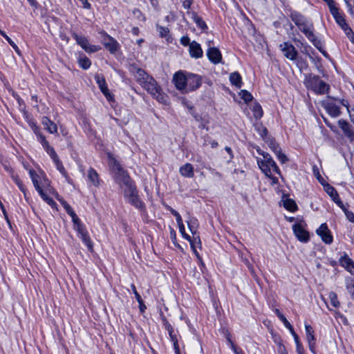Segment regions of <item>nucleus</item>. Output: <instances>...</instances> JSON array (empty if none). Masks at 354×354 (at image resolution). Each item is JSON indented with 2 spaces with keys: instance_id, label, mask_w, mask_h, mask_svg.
Instances as JSON below:
<instances>
[{
  "instance_id": "f257e3e1",
  "label": "nucleus",
  "mask_w": 354,
  "mask_h": 354,
  "mask_svg": "<svg viewBox=\"0 0 354 354\" xmlns=\"http://www.w3.org/2000/svg\"><path fill=\"white\" fill-rule=\"evenodd\" d=\"M107 156L109 165L115 173V181L124 189V196L126 200L140 211H144L145 209V203L140 198L138 191L127 171L122 168L111 153H108Z\"/></svg>"
},
{
  "instance_id": "f03ea898",
  "label": "nucleus",
  "mask_w": 354,
  "mask_h": 354,
  "mask_svg": "<svg viewBox=\"0 0 354 354\" xmlns=\"http://www.w3.org/2000/svg\"><path fill=\"white\" fill-rule=\"evenodd\" d=\"M257 151L263 156V158H257L258 166L267 177H271L272 171L279 175L281 174L279 168L268 153L262 151L259 147L257 148Z\"/></svg>"
},
{
  "instance_id": "7ed1b4c3",
  "label": "nucleus",
  "mask_w": 354,
  "mask_h": 354,
  "mask_svg": "<svg viewBox=\"0 0 354 354\" xmlns=\"http://www.w3.org/2000/svg\"><path fill=\"white\" fill-rule=\"evenodd\" d=\"M140 86L159 102L167 103V96L163 93L161 87L152 76L145 80Z\"/></svg>"
},
{
  "instance_id": "20e7f679",
  "label": "nucleus",
  "mask_w": 354,
  "mask_h": 354,
  "mask_svg": "<svg viewBox=\"0 0 354 354\" xmlns=\"http://www.w3.org/2000/svg\"><path fill=\"white\" fill-rule=\"evenodd\" d=\"M298 28L324 56L326 57L328 56L326 51L323 48L322 42L318 39L314 34V26L312 22L307 20Z\"/></svg>"
},
{
  "instance_id": "39448f33",
  "label": "nucleus",
  "mask_w": 354,
  "mask_h": 354,
  "mask_svg": "<svg viewBox=\"0 0 354 354\" xmlns=\"http://www.w3.org/2000/svg\"><path fill=\"white\" fill-rule=\"evenodd\" d=\"M73 228L77 232V236L81 239L82 241L86 245L88 251L93 250V243L86 226L82 223L80 218L73 221Z\"/></svg>"
},
{
  "instance_id": "423d86ee",
  "label": "nucleus",
  "mask_w": 354,
  "mask_h": 354,
  "mask_svg": "<svg viewBox=\"0 0 354 354\" xmlns=\"http://www.w3.org/2000/svg\"><path fill=\"white\" fill-rule=\"evenodd\" d=\"M330 12L335 19V22L344 30L348 39L354 44V32L346 23L344 16L339 13L337 6L330 10Z\"/></svg>"
},
{
  "instance_id": "0eeeda50",
  "label": "nucleus",
  "mask_w": 354,
  "mask_h": 354,
  "mask_svg": "<svg viewBox=\"0 0 354 354\" xmlns=\"http://www.w3.org/2000/svg\"><path fill=\"white\" fill-rule=\"evenodd\" d=\"M308 86L318 94H324L329 90V85L320 79L318 75H310L307 80Z\"/></svg>"
},
{
  "instance_id": "6e6552de",
  "label": "nucleus",
  "mask_w": 354,
  "mask_h": 354,
  "mask_svg": "<svg viewBox=\"0 0 354 354\" xmlns=\"http://www.w3.org/2000/svg\"><path fill=\"white\" fill-rule=\"evenodd\" d=\"M187 71H179L175 73L173 76V82L176 88L183 93H185L187 88Z\"/></svg>"
},
{
  "instance_id": "1a4fd4ad",
  "label": "nucleus",
  "mask_w": 354,
  "mask_h": 354,
  "mask_svg": "<svg viewBox=\"0 0 354 354\" xmlns=\"http://www.w3.org/2000/svg\"><path fill=\"white\" fill-rule=\"evenodd\" d=\"M72 37L75 39L77 44L87 53H95L100 49L97 46L90 44L87 38L84 36H80L73 32Z\"/></svg>"
},
{
  "instance_id": "9d476101",
  "label": "nucleus",
  "mask_w": 354,
  "mask_h": 354,
  "mask_svg": "<svg viewBox=\"0 0 354 354\" xmlns=\"http://www.w3.org/2000/svg\"><path fill=\"white\" fill-rule=\"evenodd\" d=\"M202 84V77L197 74L187 73L185 93L198 89Z\"/></svg>"
},
{
  "instance_id": "9b49d317",
  "label": "nucleus",
  "mask_w": 354,
  "mask_h": 354,
  "mask_svg": "<svg viewBox=\"0 0 354 354\" xmlns=\"http://www.w3.org/2000/svg\"><path fill=\"white\" fill-rule=\"evenodd\" d=\"M337 123L345 137L347 138L350 142L354 143V129L353 126L344 119L339 120Z\"/></svg>"
},
{
  "instance_id": "f8f14e48",
  "label": "nucleus",
  "mask_w": 354,
  "mask_h": 354,
  "mask_svg": "<svg viewBox=\"0 0 354 354\" xmlns=\"http://www.w3.org/2000/svg\"><path fill=\"white\" fill-rule=\"evenodd\" d=\"M280 49L283 52V55L290 59V60H296L297 56V50H296L295 47L288 43V42H283V44H281Z\"/></svg>"
},
{
  "instance_id": "ddd939ff",
  "label": "nucleus",
  "mask_w": 354,
  "mask_h": 354,
  "mask_svg": "<svg viewBox=\"0 0 354 354\" xmlns=\"http://www.w3.org/2000/svg\"><path fill=\"white\" fill-rule=\"evenodd\" d=\"M328 97L327 100L322 102V106L328 113L333 118H337L341 115L339 107Z\"/></svg>"
},
{
  "instance_id": "4468645a",
  "label": "nucleus",
  "mask_w": 354,
  "mask_h": 354,
  "mask_svg": "<svg viewBox=\"0 0 354 354\" xmlns=\"http://www.w3.org/2000/svg\"><path fill=\"white\" fill-rule=\"evenodd\" d=\"M316 232L326 244H331L333 243V237L326 223H322L317 230Z\"/></svg>"
},
{
  "instance_id": "2eb2a0df",
  "label": "nucleus",
  "mask_w": 354,
  "mask_h": 354,
  "mask_svg": "<svg viewBox=\"0 0 354 354\" xmlns=\"http://www.w3.org/2000/svg\"><path fill=\"white\" fill-rule=\"evenodd\" d=\"M37 138L46 152L50 156L53 161L59 158L54 148L49 145V142L46 140L45 136L42 133H38Z\"/></svg>"
},
{
  "instance_id": "dca6fc26",
  "label": "nucleus",
  "mask_w": 354,
  "mask_h": 354,
  "mask_svg": "<svg viewBox=\"0 0 354 354\" xmlns=\"http://www.w3.org/2000/svg\"><path fill=\"white\" fill-rule=\"evenodd\" d=\"M305 330H306V339L308 341L309 349L313 354H316V349H315L316 339H315V335H314V330L311 326H310L309 324H305Z\"/></svg>"
},
{
  "instance_id": "f3484780",
  "label": "nucleus",
  "mask_w": 354,
  "mask_h": 354,
  "mask_svg": "<svg viewBox=\"0 0 354 354\" xmlns=\"http://www.w3.org/2000/svg\"><path fill=\"white\" fill-rule=\"evenodd\" d=\"M292 230L296 237L301 242L306 243L309 240L308 232L301 224L297 223L293 225Z\"/></svg>"
},
{
  "instance_id": "a211bd4d",
  "label": "nucleus",
  "mask_w": 354,
  "mask_h": 354,
  "mask_svg": "<svg viewBox=\"0 0 354 354\" xmlns=\"http://www.w3.org/2000/svg\"><path fill=\"white\" fill-rule=\"evenodd\" d=\"M95 80L98 84L100 91L104 95L106 100L109 102L113 101V95L109 92L104 78L100 77V75H96L95 77Z\"/></svg>"
},
{
  "instance_id": "6ab92c4d",
  "label": "nucleus",
  "mask_w": 354,
  "mask_h": 354,
  "mask_svg": "<svg viewBox=\"0 0 354 354\" xmlns=\"http://www.w3.org/2000/svg\"><path fill=\"white\" fill-rule=\"evenodd\" d=\"M207 56L209 60L214 64L220 63L222 60V55L218 48L209 47L207 50Z\"/></svg>"
},
{
  "instance_id": "aec40b11",
  "label": "nucleus",
  "mask_w": 354,
  "mask_h": 354,
  "mask_svg": "<svg viewBox=\"0 0 354 354\" xmlns=\"http://www.w3.org/2000/svg\"><path fill=\"white\" fill-rule=\"evenodd\" d=\"M189 53L192 57L198 59L203 57V51L201 45L196 41H193L189 44Z\"/></svg>"
},
{
  "instance_id": "412c9836",
  "label": "nucleus",
  "mask_w": 354,
  "mask_h": 354,
  "mask_svg": "<svg viewBox=\"0 0 354 354\" xmlns=\"http://www.w3.org/2000/svg\"><path fill=\"white\" fill-rule=\"evenodd\" d=\"M340 265L344 267L348 272L354 276V262L349 258L347 254H344L339 259Z\"/></svg>"
},
{
  "instance_id": "4be33fe9",
  "label": "nucleus",
  "mask_w": 354,
  "mask_h": 354,
  "mask_svg": "<svg viewBox=\"0 0 354 354\" xmlns=\"http://www.w3.org/2000/svg\"><path fill=\"white\" fill-rule=\"evenodd\" d=\"M103 44L105 48L108 49L111 53L113 54L117 51L118 43L114 38L109 35L106 34Z\"/></svg>"
},
{
  "instance_id": "5701e85b",
  "label": "nucleus",
  "mask_w": 354,
  "mask_h": 354,
  "mask_svg": "<svg viewBox=\"0 0 354 354\" xmlns=\"http://www.w3.org/2000/svg\"><path fill=\"white\" fill-rule=\"evenodd\" d=\"M180 175L185 178H191L194 176V167L190 163H185L179 168Z\"/></svg>"
},
{
  "instance_id": "b1692460",
  "label": "nucleus",
  "mask_w": 354,
  "mask_h": 354,
  "mask_svg": "<svg viewBox=\"0 0 354 354\" xmlns=\"http://www.w3.org/2000/svg\"><path fill=\"white\" fill-rule=\"evenodd\" d=\"M289 17L297 27L301 26L303 23L307 21V19L302 14L295 10H290Z\"/></svg>"
},
{
  "instance_id": "393cba45",
  "label": "nucleus",
  "mask_w": 354,
  "mask_h": 354,
  "mask_svg": "<svg viewBox=\"0 0 354 354\" xmlns=\"http://www.w3.org/2000/svg\"><path fill=\"white\" fill-rule=\"evenodd\" d=\"M41 124L44 129L50 133H55L57 132V127L56 124L50 120L48 117H43Z\"/></svg>"
},
{
  "instance_id": "a878e982",
  "label": "nucleus",
  "mask_w": 354,
  "mask_h": 354,
  "mask_svg": "<svg viewBox=\"0 0 354 354\" xmlns=\"http://www.w3.org/2000/svg\"><path fill=\"white\" fill-rule=\"evenodd\" d=\"M29 175L30 176V178L32 180V182L33 183V185L35 188V189L37 191L40 189H41V186L40 185V180L42 178L41 171L39 174H37L36 171L34 169H30L29 170Z\"/></svg>"
},
{
  "instance_id": "bb28decb",
  "label": "nucleus",
  "mask_w": 354,
  "mask_h": 354,
  "mask_svg": "<svg viewBox=\"0 0 354 354\" xmlns=\"http://www.w3.org/2000/svg\"><path fill=\"white\" fill-rule=\"evenodd\" d=\"M88 178L94 187H99L100 180L97 172L93 168L91 167L88 170Z\"/></svg>"
},
{
  "instance_id": "cd10ccee",
  "label": "nucleus",
  "mask_w": 354,
  "mask_h": 354,
  "mask_svg": "<svg viewBox=\"0 0 354 354\" xmlns=\"http://www.w3.org/2000/svg\"><path fill=\"white\" fill-rule=\"evenodd\" d=\"M151 75L147 73L143 69L140 68H136L135 78L136 81L141 85L145 80L148 79Z\"/></svg>"
},
{
  "instance_id": "c85d7f7f",
  "label": "nucleus",
  "mask_w": 354,
  "mask_h": 354,
  "mask_svg": "<svg viewBox=\"0 0 354 354\" xmlns=\"http://www.w3.org/2000/svg\"><path fill=\"white\" fill-rule=\"evenodd\" d=\"M230 81L233 86L239 88L242 86V78L238 72H234L230 74Z\"/></svg>"
},
{
  "instance_id": "c756f323",
  "label": "nucleus",
  "mask_w": 354,
  "mask_h": 354,
  "mask_svg": "<svg viewBox=\"0 0 354 354\" xmlns=\"http://www.w3.org/2000/svg\"><path fill=\"white\" fill-rule=\"evenodd\" d=\"M192 247V249L193 250L194 254L197 256L198 258H199V254L198 252L196 250V246L199 245L201 246V239L198 233L193 234V237H191V241H189Z\"/></svg>"
},
{
  "instance_id": "7c9ffc66",
  "label": "nucleus",
  "mask_w": 354,
  "mask_h": 354,
  "mask_svg": "<svg viewBox=\"0 0 354 354\" xmlns=\"http://www.w3.org/2000/svg\"><path fill=\"white\" fill-rule=\"evenodd\" d=\"M187 223L188 227L192 234L198 233V222L196 218H189Z\"/></svg>"
},
{
  "instance_id": "2f4dec72",
  "label": "nucleus",
  "mask_w": 354,
  "mask_h": 354,
  "mask_svg": "<svg viewBox=\"0 0 354 354\" xmlns=\"http://www.w3.org/2000/svg\"><path fill=\"white\" fill-rule=\"evenodd\" d=\"M192 18L193 21L196 23L197 26L202 30H205L207 28V26L203 19L199 17L196 12L192 13Z\"/></svg>"
},
{
  "instance_id": "473e14b6",
  "label": "nucleus",
  "mask_w": 354,
  "mask_h": 354,
  "mask_svg": "<svg viewBox=\"0 0 354 354\" xmlns=\"http://www.w3.org/2000/svg\"><path fill=\"white\" fill-rule=\"evenodd\" d=\"M12 179L18 186L19 189L23 192L25 198H27V189L24 185L22 181L20 180L17 175H12Z\"/></svg>"
},
{
  "instance_id": "72a5a7b5",
  "label": "nucleus",
  "mask_w": 354,
  "mask_h": 354,
  "mask_svg": "<svg viewBox=\"0 0 354 354\" xmlns=\"http://www.w3.org/2000/svg\"><path fill=\"white\" fill-rule=\"evenodd\" d=\"M37 192L39 193L41 198L50 206H51L52 207L56 206L57 204L55 202V201L51 197L48 196L46 194H45L44 190H42V188L37 190Z\"/></svg>"
},
{
  "instance_id": "f704fd0d",
  "label": "nucleus",
  "mask_w": 354,
  "mask_h": 354,
  "mask_svg": "<svg viewBox=\"0 0 354 354\" xmlns=\"http://www.w3.org/2000/svg\"><path fill=\"white\" fill-rule=\"evenodd\" d=\"M283 206L286 209L290 212H295L297 209V205L295 201L290 198L284 201Z\"/></svg>"
},
{
  "instance_id": "c9c22d12",
  "label": "nucleus",
  "mask_w": 354,
  "mask_h": 354,
  "mask_svg": "<svg viewBox=\"0 0 354 354\" xmlns=\"http://www.w3.org/2000/svg\"><path fill=\"white\" fill-rule=\"evenodd\" d=\"M253 115L256 119H260L263 116V110L259 103H254L252 107Z\"/></svg>"
},
{
  "instance_id": "e433bc0d",
  "label": "nucleus",
  "mask_w": 354,
  "mask_h": 354,
  "mask_svg": "<svg viewBox=\"0 0 354 354\" xmlns=\"http://www.w3.org/2000/svg\"><path fill=\"white\" fill-rule=\"evenodd\" d=\"M62 205L67 214L71 217L72 221H74L75 220L79 218V217L77 216V214H75V212L73 211V208L68 203H67L66 202H63Z\"/></svg>"
},
{
  "instance_id": "4c0bfd02",
  "label": "nucleus",
  "mask_w": 354,
  "mask_h": 354,
  "mask_svg": "<svg viewBox=\"0 0 354 354\" xmlns=\"http://www.w3.org/2000/svg\"><path fill=\"white\" fill-rule=\"evenodd\" d=\"M0 35H2L7 40L9 44L13 48L15 51L20 55L21 51L19 48L16 45V44L6 35V33L3 30H0Z\"/></svg>"
},
{
  "instance_id": "58836bf2",
  "label": "nucleus",
  "mask_w": 354,
  "mask_h": 354,
  "mask_svg": "<svg viewBox=\"0 0 354 354\" xmlns=\"http://www.w3.org/2000/svg\"><path fill=\"white\" fill-rule=\"evenodd\" d=\"M267 144L268 145L270 149L275 153L277 151L281 149L279 145L276 142L275 140L272 138H269L266 140Z\"/></svg>"
},
{
  "instance_id": "ea45409f",
  "label": "nucleus",
  "mask_w": 354,
  "mask_h": 354,
  "mask_svg": "<svg viewBox=\"0 0 354 354\" xmlns=\"http://www.w3.org/2000/svg\"><path fill=\"white\" fill-rule=\"evenodd\" d=\"M78 63L83 69H88L91 64L90 59L86 56L80 57L78 59Z\"/></svg>"
},
{
  "instance_id": "a19ab883",
  "label": "nucleus",
  "mask_w": 354,
  "mask_h": 354,
  "mask_svg": "<svg viewBox=\"0 0 354 354\" xmlns=\"http://www.w3.org/2000/svg\"><path fill=\"white\" fill-rule=\"evenodd\" d=\"M328 297L330 301V304L335 308H338L340 305L339 301H338L337 294L334 292H330L328 294Z\"/></svg>"
},
{
  "instance_id": "79ce46f5",
  "label": "nucleus",
  "mask_w": 354,
  "mask_h": 354,
  "mask_svg": "<svg viewBox=\"0 0 354 354\" xmlns=\"http://www.w3.org/2000/svg\"><path fill=\"white\" fill-rule=\"evenodd\" d=\"M346 287L351 297L354 299V280L353 279H346Z\"/></svg>"
},
{
  "instance_id": "37998d69",
  "label": "nucleus",
  "mask_w": 354,
  "mask_h": 354,
  "mask_svg": "<svg viewBox=\"0 0 354 354\" xmlns=\"http://www.w3.org/2000/svg\"><path fill=\"white\" fill-rule=\"evenodd\" d=\"M239 95L246 103L251 102L253 99L252 94L246 90H241Z\"/></svg>"
},
{
  "instance_id": "c03bdc74",
  "label": "nucleus",
  "mask_w": 354,
  "mask_h": 354,
  "mask_svg": "<svg viewBox=\"0 0 354 354\" xmlns=\"http://www.w3.org/2000/svg\"><path fill=\"white\" fill-rule=\"evenodd\" d=\"M53 162L56 166L57 169L62 174L63 176L66 178L67 173L64 169V165H62V162L60 161V160L59 158H57L55 160H54Z\"/></svg>"
},
{
  "instance_id": "a18cd8bd",
  "label": "nucleus",
  "mask_w": 354,
  "mask_h": 354,
  "mask_svg": "<svg viewBox=\"0 0 354 354\" xmlns=\"http://www.w3.org/2000/svg\"><path fill=\"white\" fill-rule=\"evenodd\" d=\"M41 174H42V178L40 180V185L42 187V190H44V189H46L48 190V189H49V188L50 187V181L46 178L45 174L43 171H41Z\"/></svg>"
},
{
  "instance_id": "49530a36",
  "label": "nucleus",
  "mask_w": 354,
  "mask_h": 354,
  "mask_svg": "<svg viewBox=\"0 0 354 354\" xmlns=\"http://www.w3.org/2000/svg\"><path fill=\"white\" fill-rule=\"evenodd\" d=\"M156 28L159 33L160 37H166L169 32V30L168 28L161 26L158 24L156 25Z\"/></svg>"
},
{
  "instance_id": "de8ad7c7",
  "label": "nucleus",
  "mask_w": 354,
  "mask_h": 354,
  "mask_svg": "<svg viewBox=\"0 0 354 354\" xmlns=\"http://www.w3.org/2000/svg\"><path fill=\"white\" fill-rule=\"evenodd\" d=\"M324 190L331 197V198L334 196H337V194H338L336 189L329 184L324 185Z\"/></svg>"
},
{
  "instance_id": "09e8293b",
  "label": "nucleus",
  "mask_w": 354,
  "mask_h": 354,
  "mask_svg": "<svg viewBox=\"0 0 354 354\" xmlns=\"http://www.w3.org/2000/svg\"><path fill=\"white\" fill-rule=\"evenodd\" d=\"M328 98L332 99L333 100L337 101L339 103H340L342 106L346 107L347 111L351 109L349 102H348V100H344V99H339L337 97H330V96H328Z\"/></svg>"
},
{
  "instance_id": "8fccbe9b",
  "label": "nucleus",
  "mask_w": 354,
  "mask_h": 354,
  "mask_svg": "<svg viewBox=\"0 0 354 354\" xmlns=\"http://www.w3.org/2000/svg\"><path fill=\"white\" fill-rule=\"evenodd\" d=\"M178 225L179 231L182 234V236L187 241H191V236L185 232V228L183 223Z\"/></svg>"
},
{
  "instance_id": "3c124183",
  "label": "nucleus",
  "mask_w": 354,
  "mask_h": 354,
  "mask_svg": "<svg viewBox=\"0 0 354 354\" xmlns=\"http://www.w3.org/2000/svg\"><path fill=\"white\" fill-rule=\"evenodd\" d=\"M294 339H295V342L296 344L297 353L298 354H304V348L302 346V344L299 342V336H296Z\"/></svg>"
},
{
  "instance_id": "603ef678",
  "label": "nucleus",
  "mask_w": 354,
  "mask_h": 354,
  "mask_svg": "<svg viewBox=\"0 0 354 354\" xmlns=\"http://www.w3.org/2000/svg\"><path fill=\"white\" fill-rule=\"evenodd\" d=\"M275 155L277 156L278 160L281 162V163L283 164L288 161V158L284 153L281 152V149L279 151H277V152L275 153Z\"/></svg>"
},
{
  "instance_id": "864d4df0",
  "label": "nucleus",
  "mask_w": 354,
  "mask_h": 354,
  "mask_svg": "<svg viewBox=\"0 0 354 354\" xmlns=\"http://www.w3.org/2000/svg\"><path fill=\"white\" fill-rule=\"evenodd\" d=\"M257 130L259 132V134L262 138H264L265 136L268 134V130L266 127H263L261 124L256 125Z\"/></svg>"
},
{
  "instance_id": "5fc2aeb1",
  "label": "nucleus",
  "mask_w": 354,
  "mask_h": 354,
  "mask_svg": "<svg viewBox=\"0 0 354 354\" xmlns=\"http://www.w3.org/2000/svg\"><path fill=\"white\" fill-rule=\"evenodd\" d=\"M297 66L299 68L300 70H302L307 68L308 64L306 60L300 57L297 59Z\"/></svg>"
},
{
  "instance_id": "6e6d98bb",
  "label": "nucleus",
  "mask_w": 354,
  "mask_h": 354,
  "mask_svg": "<svg viewBox=\"0 0 354 354\" xmlns=\"http://www.w3.org/2000/svg\"><path fill=\"white\" fill-rule=\"evenodd\" d=\"M166 329L168 331L171 342L173 341V337L177 338L176 335L174 334V328L169 324H167Z\"/></svg>"
},
{
  "instance_id": "4d7b16f0",
  "label": "nucleus",
  "mask_w": 354,
  "mask_h": 354,
  "mask_svg": "<svg viewBox=\"0 0 354 354\" xmlns=\"http://www.w3.org/2000/svg\"><path fill=\"white\" fill-rule=\"evenodd\" d=\"M278 352L280 354H288L286 347L282 344L281 339H279Z\"/></svg>"
},
{
  "instance_id": "13d9d810",
  "label": "nucleus",
  "mask_w": 354,
  "mask_h": 354,
  "mask_svg": "<svg viewBox=\"0 0 354 354\" xmlns=\"http://www.w3.org/2000/svg\"><path fill=\"white\" fill-rule=\"evenodd\" d=\"M180 44L184 46H189V44H191L190 39L188 36H183L180 38Z\"/></svg>"
},
{
  "instance_id": "bf43d9fd",
  "label": "nucleus",
  "mask_w": 354,
  "mask_h": 354,
  "mask_svg": "<svg viewBox=\"0 0 354 354\" xmlns=\"http://www.w3.org/2000/svg\"><path fill=\"white\" fill-rule=\"evenodd\" d=\"M332 199L339 207L343 208L344 205H343L338 194H337V196H334L332 198Z\"/></svg>"
},
{
  "instance_id": "052dcab7",
  "label": "nucleus",
  "mask_w": 354,
  "mask_h": 354,
  "mask_svg": "<svg viewBox=\"0 0 354 354\" xmlns=\"http://www.w3.org/2000/svg\"><path fill=\"white\" fill-rule=\"evenodd\" d=\"M131 290L136 297V299L138 301H140L142 298H141V296L139 295V293L138 292V291L136 290V286L133 283H132L131 285Z\"/></svg>"
},
{
  "instance_id": "680f3d73",
  "label": "nucleus",
  "mask_w": 354,
  "mask_h": 354,
  "mask_svg": "<svg viewBox=\"0 0 354 354\" xmlns=\"http://www.w3.org/2000/svg\"><path fill=\"white\" fill-rule=\"evenodd\" d=\"M323 1L327 3L329 10H331L333 8L337 7L336 3L335 2L334 0H323Z\"/></svg>"
},
{
  "instance_id": "e2e57ef3",
  "label": "nucleus",
  "mask_w": 354,
  "mask_h": 354,
  "mask_svg": "<svg viewBox=\"0 0 354 354\" xmlns=\"http://www.w3.org/2000/svg\"><path fill=\"white\" fill-rule=\"evenodd\" d=\"M193 3V0H184L183 2V6L185 9L189 10Z\"/></svg>"
},
{
  "instance_id": "0e129e2a",
  "label": "nucleus",
  "mask_w": 354,
  "mask_h": 354,
  "mask_svg": "<svg viewBox=\"0 0 354 354\" xmlns=\"http://www.w3.org/2000/svg\"><path fill=\"white\" fill-rule=\"evenodd\" d=\"M172 342H173V344H174V348L176 353V354H180V348H179V346H178V344L177 338H174L173 337Z\"/></svg>"
},
{
  "instance_id": "69168bd1",
  "label": "nucleus",
  "mask_w": 354,
  "mask_h": 354,
  "mask_svg": "<svg viewBox=\"0 0 354 354\" xmlns=\"http://www.w3.org/2000/svg\"><path fill=\"white\" fill-rule=\"evenodd\" d=\"M345 214L348 220H349L351 222H354V213L350 211H345Z\"/></svg>"
},
{
  "instance_id": "338daca9",
  "label": "nucleus",
  "mask_w": 354,
  "mask_h": 354,
  "mask_svg": "<svg viewBox=\"0 0 354 354\" xmlns=\"http://www.w3.org/2000/svg\"><path fill=\"white\" fill-rule=\"evenodd\" d=\"M284 324V326L286 327V328H290L291 327V324H290V322L287 320V319L286 318V317L284 315L283 316H280V317L279 318Z\"/></svg>"
},
{
  "instance_id": "774afa93",
  "label": "nucleus",
  "mask_w": 354,
  "mask_h": 354,
  "mask_svg": "<svg viewBox=\"0 0 354 354\" xmlns=\"http://www.w3.org/2000/svg\"><path fill=\"white\" fill-rule=\"evenodd\" d=\"M347 112L348 113L350 120L354 124V108L351 109Z\"/></svg>"
}]
</instances>
